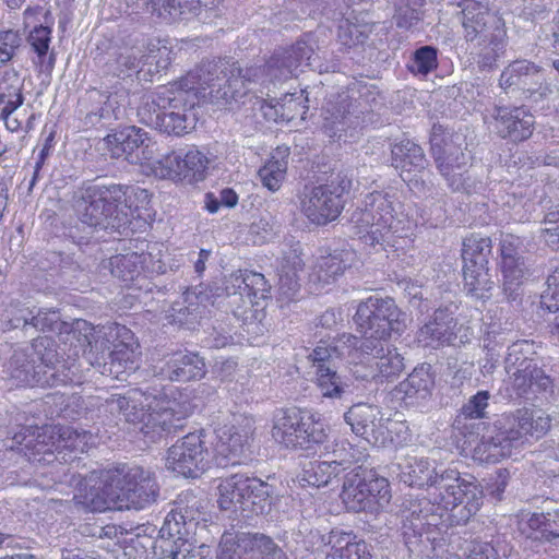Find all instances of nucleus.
I'll list each match as a JSON object with an SVG mask.
<instances>
[{
	"label": "nucleus",
	"mask_w": 559,
	"mask_h": 559,
	"mask_svg": "<svg viewBox=\"0 0 559 559\" xmlns=\"http://www.w3.org/2000/svg\"><path fill=\"white\" fill-rule=\"evenodd\" d=\"M528 527L536 533L535 538L554 542L559 538V508L533 513L527 520Z\"/></svg>",
	"instance_id": "54"
},
{
	"label": "nucleus",
	"mask_w": 559,
	"mask_h": 559,
	"mask_svg": "<svg viewBox=\"0 0 559 559\" xmlns=\"http://www.w3.org/2000/svg\"><path fill=\"white\" fill-rule=\"evenodd\" d=\"M538 360L533 348V343L522 340L508 347V354L504 359V369L509 380L521 371H525L533 362Z\"/></svg>",
	"instance_id": "50"
},
{
	"label": "nucleus",
	"mask_w": 559,
	"mask_h": 559,
	"mask_svg": "<svg viewBox=\"0 0 559 559\" xmlns=\"http://www.w3.org/2000/svg\"><path fill=\"white\" fill-rule=\"evenodd\" d=\"M111 157H124L130 164L143 165L155 158L156 142L135 126L116 130L104 139Z\"/></svg>",
	"instance_id": "15"
},
{
	"label": "nucleus",
	"mask_w": 559,
	"mask_h": 559,
	"mask_svg": "<svg viewBox=\"0 0 559 559\" xmlns=\"http://www.w3.org/2000/svg\"><path fill=\"white\" fill-rule=\"evenodd\" d=\"M211 439L204 430L186 435L168 449L167 468L186 478L201 476L215 460Z\"/></svg>",
	"instance_id": "11"
},
{
	"label": "nucleus",
	"mask_w": 559,
	"mask_h": 559,
	"mask_svg": "<svg viewBox=\"0 0 559 559\" xmlns=\"http://www.w3.org/2000/svg\"><path fill=\"white\" fill-rule=\"evenodd\" d=\"M23 100L17 72L14 70L5 71L0 81V104H3L0 118L11 116L23 104Z\"/></svg>",
	"instance_id": "51"
},
{
	"label": "nucleus",
	"mask_w": 559,
	"mask_h": 559,
	"mask_svg": "<svg viewBox=\"0 0 559 559\" xmlns=\"http://www.w3.org/2000/svg\"><path fill=\"white\" fill-rule=\"evenodd\" d=\"M425 0H396L393 20L397 28L415 31L424 20Z\"/></svg>",
	"instance_id": "52"
},
{
	"label": "nucleus",
	"mask_w": 559,
	"mask_h": 559,
	"mask_svg": "<svg viewBox=\"0 0 559 559\" xmlns=\"http://www.w3.org/2000/svg\"><path fill=\"white\" fill-rule=\"evenodd\" d=\"M492 242L487 236L472 234L464 238L462 248L463 266H488Z\"/></svg>",
	"instance_id": "48"
},
{
	"label": "nucleus",
	"mask_w": 559,
	"mask_h": 559,
	"mask_svg": "<svg viewBox=\"0 0 559 559\" xmlns=\"http://www.w3.org/2000/svg\"><path fill=\"white\" fill-rule=\"evenodd\" d=\"M358 459L354 460H334V461H309L302 465L299 474L300 483L322 487L329 485L333 478H336L342 472L349 469L353 463H358Z\"/></svg>",
	"instance_id": "32"
},
{
	"label": "nucleus",
	"mask_w": 559,
	"mask_h": 559,
	"mask_svg": "<svg viewBox=\"0 0 559 559\" xmlns=\"http://www.w3.org/2000/svg\"><path fill=\"white\" fill-rule=\"evenodd\" d=\"M365 483L366 478L361 477L358 465L350 467L344 476L341 499L348 511L376 514L367 498Z\"/></svg>",
	"instance_id": "35"
},
{
	"label": "nucleus",
	"mask_w": 559,
	"mask_h": 559,
	"mask_svg": "<svg viewBox=\"0 0 559 559\" xmlns=\"http://www.w3.org/2000/svg\"><path fill=\"white\" fill-rule=\"evenodd\" d=\"M509 385L516 397L531 399V394L549 392L552 379L539 367L538 360L509 380Z\"/></svg>",
	"instance_id": "34"
},
{
	"label": "nucleus",
	"mask_w": 559,
	"mask_h": 559,
	"mask_svg": "<svg viewBox=\"0 0 559 559\" xmlns=\"http://www.w3.org/2000/svg\"><path fill=\"white\" fill-rule=\"evenodd\" d=\"M111 414H118L152 442L175 435L186 425L187 412L176 409L178 404L173 401L160 402L156 395L139 389L129 390L124 394H111L105 401Z\"/></svg>",
	"instance_id": "2"
},
{
	"label": "nucleus",
	"mask_w": 559,
	"mask_h": 559,
	"mask_svg": "<svg viewBox=\"0 0 559 559\" xmlns=\"http://www.w3.org/2000/svg\"><path fill=\"white\" fill-rule=\"evenodd\" d=\"M150 58L148 55L140 56L135 50L126 48L114 52L105 67L107 73L117 78H127L132 73H139L142 70L141 64L147 62Z\"/></svg>",
	"instance_id": "47"
},
{
	"label": "nucleus",
	"mask_w": 559,
	"mask_h": 559,
	"mask_svg": "<svg viewBox=\"0 0 559 559\" xmlns=\"http://www.w3.org/2000/svg\"><path fill=\"white\" fill-rule=\"evenodd\" d=\"M407 316L391 297L370 296L360 301L353 317L359 336L348 337L349 346L381 350L380 342L401 336L406 330Z\"/></svg>",
	"instance_id": "8"
},
{
	"label": "nucleus",
	"mask_w": 559,
	"mask_h": 559,
	"mask_svg": "<svg viewBox=\"0 0 559 559\" xmlns=\"http://www.w3.org/2000/svg\"><path fill=\"white\" fill-rule=\"evenodd\" d=\"M551 419L544 413L530 408H518L496 419L473 450V457L484 463H497L511 455L512 449L519 448L530 438L540 439L550 429Z\"/></svg>",
	"instance_id": "5"
},
{
	"label": "nucleus",
	"mask_w": 559,
	"mask_h": 559,
	"mask_svg": "<svg viewBox=\"0 0 559 559\" xmlns=\"http://www.w3.org/2000/svg\"><path fill=\"white\" fill-rule=\"evenodd\" d=\"M391 165L401 173H421L429 160L420 145L405 139L392 145Z\"/></svg>",
	"instance_id": "37"
},
{
	"label": "nucleus",
	"mask_w": 559,
	"mask_h": 559,
	"mask_svg": "<svg viewBox=\"0 0 559 559\" xmlns=\"http://www.w3.org/2000/svg\"><path fill=\"white\" fill-rule=\"evenodd\" d=\"M459 7L467 43L476 45L507 38L504 21L488 9L486 0H462Z\"/></svg>",
	"instance_id": "14"
},
{
	"label": "nucleus",
	"mask_w": 559,
	"mask_h": 559,
	"mask_svg": "<svg viewBox=\"0 0 559 559\" xmlns=\"http://www.w3.org/2000/svg\"><path fill=\"white\" fill-rule=\"evenodd\" d=\"M304 261L296 250L290 249L282 259L278 271V295L284 301H294L300 293L298 273L304 270Z\"/></svg>",
	"instance_id": "36"
},
{
	"label": "nucleus",
	"mask_w": 559,
	"mask_h": 559,
	"mask_svg": "<svg viewBox=\"0 0 559 559\" xmlns=\"http://www.w3.org/2000/svg\"><path fill=\"white\" fill-rule=\"evenodd\" d=\"M399 477L409 487L433 489L431 499L436 507L450 511V519L466 524L483 504V489L472 474L456 468H438L435 461L408 456L399 464Z\"/></svg>",
	"instance_id": "1"
},
{
	"label": "nucleus",
	"mask_w": 559,
	"mask_h": 559,
	"mask_svg": "<svg viewBox=\"0 0 559 559\" xmlns=\"http://www.w3.org/2000/svg\"><path fill=\"white\" fill-rule=\"evenodd\" d=\"M464 138L461 134L451 132L441 124L435 123L430 133V153L436 167H442L444 157L463 151Z\"/></svg>",
	"instance_id": "43"
},
{
	"label": "nucleus",
	"mask_w": 559,
	"mask_h": 559,
	"mask_svg": "<svg viewBox=\"0 0 559 559\" xmlns=\"http://www.w3.org/2000/svg\"><path fill=\"white\" fill-rule=\"evenodd\" d=\"M247 477L248 476L246 474H234L221 479L217 486V503L221 510L237 511L239 509L242 511Z\"/></svg>",
	"instance_id": "44"
},
{
	"label": "nucleus",
	"mask_w": 559,
	"mask_h": 559,
	"mask_svg": "<svg viewBox=\"0 0 559 559\" xmlns=\"http://www.w3.org/2000/svg\"><path fill=\"white\" fill-rule=\"evenodd\" d=\"M469 159L471 156L465 148L449 157H444L443 166L436 167L452 191H471L473 185L471 182V176L467 170Z\"/></svg>",
	"instance_id": "39"
},
{
	"label": "nucleus",
	"mask_w": 559,
	"mask_h": 559,
	"mask_svg": "<svg viewBox=\"0 0 559 559\" xmlns=\"http://www.w3.org/2000/svg\"><path fill=\"white\" fill-rule=\"evenodd\" d=\"M147 191L124 185L94 183L78 197L74 210L79 219L94 228L123 233L131 225L138 205L132 198L147 199Z\"/></svg>",
	"instance_id": "3"
},
{
	"label": "nucleus",
	"mask_w": 559,
	"mask_h": 559,
	"mask_svg": "<svg viewBox=\"0 0 559 559\" xmlns=\"http://www.w3.org/2000/svg\"><path fill=\"white\" fill-rule=\"evenodd\" d=\"M61 456L62 454H59L58 450L49 442L48 430L44 429V431L36 437L28 459L39 465H50L58 462L61 468H64L66 462Z\"/></svg>",
	"instance_id": "61"
},
{
	"label": "nucleus",
	"mask_w": 559,
	"mask_h": 559,
	"mask_svg": "<svg viewBox=\"0 0 559 559\" xmlns=\"http://www.w3.org/2000/svg\"><path fill=\"white\" fill-rule=\"evenodd\" d=\"M200 297L194 293H187L182 302H175L173 305L174 320L180 324L191 325L202 318L205 306L199 301Z\"/></svg>",
	"instance_id": "59"
},
{
	"label": "nucleus",
	"mask_w": 559,
	"mask_h": 559,
	"mask_svg": "<svg viewBox=\"0 0 559 559\" xmlns=\"http://www.w3.org/2000/svg\"><path fill=\"white\" fill-rule=\"evenodd\" d=\"M216 559H288L275 540L263 533L225 531Z\"/></svg>",
	"instance_id": "12"
},
{
	"label": "nucleus",
	"mask_w": 559,
	"mask_h": 559,
	"mask_svg": "<svg viewBox=\"0 0 559 559\" xmlns=\"http://www.w3.org/2000/svg\"><path fill=\"white\" fill-rule=\"evenodd\" d=\"M38 266L43 271L50 272V275H66L81 270L80 262L73 254L58 251L46 252L39 260Z\"/></svg>",
	"instance_id": "57"
},
{
	"label": "nucleus",
	"mask_w": 559,
	"mask_h": 559,
	"mask_svg": "<svg viewBox=\"0 0 559 559\" xmlns=\"http://www.w3.org/2000/svg\"><path fill=\"white\" fill-rule=\"evenodd\" d=\"M126 8H131V13L141 14L142 22L146 16H151L164 23L189 20L203 12L206 20L214 10L207 8V4H203L201 0H129V5Z\"/></svg>",
	"instance_id": "18"
},
{
	"label": "nucleus",
	"mask_w": 559,
	"mask_h": 559,
	"mask_svg": "<svg viewBox=\"0 0 559 559\" xmlns=\"http://www.w3.org/2000/svg\"><path fill=\"white\" fill-rule=\"evenodd\" d=\"M272 436L286 448L313 450L326 442L324 424L313 415L297 407L281 409L275 417Z\"/></svg>",
	"instance_id": "10"
},
{
	"label": "nucleus",
	"mask_w": 559,
	"mask_h": 559,
	"mask_svg": "<svg viewBox=\"0 0 559 559\" xmlns=\"http://www.w3.org/2000/svg\"><path fill=\"white\" fill-rule=\"evenodd\" d=\"M114 488L119 496V509L136 510L155 503L159 497V485L155 474L142 466H130L114 474Z\"/></svg>",
	"instance_id": "13"
},
{
	"label": "nucleus",
	"mask_w": 559,
	"mask_h": 559,
	"mask_svg": "<svg viewBox=\"0 0 559 559\" xmlns=\"http://www.w3.org/2000/svg\"><path fill=\"white\" fill-rule=\"evenodd\" d=\"M310 35H305L288 48H281L274 51L266 63L261 68V75H266L270 81H283L295 75L296 70L302 66H311L313 47L309 43Z\"/></svg>",
	"instance_id": "21"
},
{
	"label": "nucleus",
	"mask_w": 559,
	"mask_h": 559,
	"mask_svg": "<svg viewBox=\"0 0 559 559\" xmlns=\"http://www.w3.org/2000/svg\"><path fill=\"white\" fill-rule=\"evenodd\" d=\"M260 67L241 68L238 62L229 64L225 60L203 61L185 78V85L217 106L245 104L250 99V85L260 80Z\"/></svg>",
	"instance_id": "4"
},
{
	"label": "nucleus",
	"mask_w": 559,
	"mask_h": 559,
	"mask_svg": "<svg viewBox=\"0 0 559 559\" xmlns=\"http://www.w3.org/2000/svg\"><path fill=\"white\" fill-rule=\"evenodd\" d=\"M539 67L528 60H515L506 67L499 79V85L506 93L521 92L523 95L533 80H537Z\"/></svg>",
	"instance_id": "38"
},
{
	"label": "nucleus",
	"mask_w": 559,
	"mask_h": 559,
	"mask_svg": "<svg viewBox=\"0 0 559 559\" xmlns=\"http://www.w3.org/2000/svg\"><path fill=\"white\" fill-rule=\"evenodd\" d=\"M490 399L491 394L486 390L478 391L476 394L471 396L461 407L460 413L454 420L455 427L464 435H466L465 431L469 429H477L475 435L480 437L481 433L479 430L485 432L488 428V425L483 420L477 423H467V420L487 418ZM468 433L471 437L474 436L473 431H468Z\"/></svg>",
	"instance_id": "30"
},
{
	"label": "nucleus",
	"mask_w": 559,
	"mask_h": 559,
	"mask_svg": "<svg viewBox=\"0 0 559 559\" xmlns=\"http://www.w3.org/2000/svg\"><path fill=\"white\" fill-rule=\"evenodd\" d=\"M354 252L349 250H335L328 255L317 259L310 274V280L321 286L335 282L352 265Z\"/></svg>",
	"instance_id": "33"
},
{
	"label": "nucleus",
	"mask_w": 559,
	"mask_h": 559,
	"mask_svg": "<svg viewBox=\"0 0 559 559\" xmlns=\"http://www.w3.org/2000/svg\"><path fill=\"white\" fill-rule=\"evenodd\" d=\"M203 509L204 501L193 491L180 493L165 518L162 532L177 540L189 542L195 535L200 521L204 520Z\"/></svg>",
	"instance_id": "17"
},
{
	"label": "nucleus",
	"mask_w": 559,
	"mask_h": 559,
	"mask_svg": "<svg viewBox=\"0 0 559 559\" xmlns=\"http://www.w3.org/2000/svg\"><path fill=\"white\" fill-rule=\"evenodd\" d=\"M304 93L305 91H300L299 95H297V93H286L281 98V102H277L275 105L267 104L264 99L257 96H252V98H255L254 105L260 106V110L266 119L274 121L277 119L289 121L294 118L293 111L300 105V98Z\"/></svg>",
	"instance_id": "53"
},
{
	"label": "nucleus",
	"mask_w": 559,
	"mask_h": 559,
	"mask_svg": "<svg viewBox=\"0 0 559 559\" xmlns=\"http://www.w3.org/2000/svg\"><path fill=\"white\" fill-rule=\"evenodd\" d=\"M352 176L347 170L333 171L325 183L305 187L299 195L301 213L318 226L335 221L345 206V195L352 188Z\"/></svg>",
	"instance_id": "9"
},
{
	"label": "nucleus",
	"mask_w": 559,
	"mask_h": 559,
	"mask_svg": "<svg viewBox=\"0 0 559 559\" xmlns=\"http://www.w3.org/2000/svg\"><path fill=\"white\" fill-rule=\"evenodd\" d=\"M336 354L335 347L321 343L307 356L313 368L316 383L324 397L343 399L352 394L350 385L335 370L333 359Z\"/></svg>",
	"instance_id": "20"
},
{
	"label": "nucleus",
	"mask_w": 559,
	"mask_h": 559,
	"mask_svg": "<svg viewBox=\"0 0 559 559\" xmlns=\"http://www.w3.org/2000/svg\"><path fill=\"white\" fill-rule=\"evenodd\" d=\"M277 497L275 487L257 477H247L246 496L242 501V512L264 514L271 511Z\"/></svg>",
	"instance_id": "41"
},
{
	"label": "nucleus",
	"mask_w": 559,
	"mask_h": 559,
	"mask_svg": "<svg viewBox=\"0 0 559 559\" xmlns=\"http://www.w3.org/2000/svg\"><path fill=\"white\" fill-rule=\"evenodd\" d=\"M354 539H356V536L352 532H345L338 527L321 535V543L326 548V559H342Z\"/></svg>",
	"instance_id": "63"
},
{
	"label": "nucleus",
	"mask_w": 559,
	"mask_h": 559,
	"mask_svg": "<svg viewBox=\"0 0 559 559\" xmlns=\"http://www.w3.org/2000/svg\"><path fill=\"white\" fill-rule=\"evenodd\" d=\"M438 68V48L425 45L417 48L407 63V69L415 75L426 76Z\"/></svg>",
	"instance_id": "62"
},
{
	"label": "nucleus",
	"mask_w": 559,
	"mask_h": 559,
	"mask_svg": "<svg viewBox=\"0 0 559 559\" xmlns=\"http://www.w3.org/2000/svg\"><path fill=\"white\" fill-rule=\"evenodd\" d=\"M361 477L366 478L367 498L370 499L376 514L383 511L390 503L392 495L386 478L379 477L371 468L358 465Z\"/></svg>",
	"instance_id": "46"
},
{
	"label": "nucleus",
	"mask_w": 559,
	"mask_h": 559,
	"mask_svg": "<svg viewBox=\"0 0 559 559\" xmlns=\"http://www.w3.org/2000/svg\"><path fill=\"white\" fill-rule=\"evenodd\" d=\"M50 34L51 29L48 26L39 25L34 27L27 37L28 44L37 53L39 66L47 71H51L55 64V55L52 52L47 58Z\"/></svg>",
	"instance_id": "58"
},
{
	"label": "nucleus",
	"mask_w": 559,
	"mask_h": 559,
	"mask_svg": "<svg viewBox=\"0 0 559 559\" xmlns=\"http://www.w3.org/2000/svg\"><path fill=\"white\" fill-rule=\"evenodd\" d=\"M344 420L356 436L369 443H384L386 427L378 406L368 403L354 404L344 413Z\"/></svg>",
	"instance_id": "23"
},
{
	"label": "nucleus",
	"mask_w": 559,
	"mask_h": 559,
	"mask_svg": "<svg viewBox=\"0 0 559 559\" xmlns=\"http://www.w3.org/2000/svg\"><path fill=\"white\" fill-rule=\"evenodd\" d=\"M403 538L411 559H435L444 550L442 533L453 522L450 511L436 507L423 499H409L404 502Z\"/></svg>",
	"instance_id": "7"
},
{
	"label": "nucleus",
	"mask_w": 559,
	"mask_h": 559,
	"mask_svg": "<svg viewBox=\"0 0 559 559\" xmlns=\"http://www.w3.org/2000/svg\"><path fill=\"white\" fill-rule=\"evenodd\" d=\"M57 414L64 419L76 420L86 414L87 405L85 400L79 394H59L52 395Z\"/></svg>",
	"instance_id": "64"
},
{
	"label": "nucleus",
	"mask_w": 559,
	"mask_h": 559,
	"mask_svg": "<svg viewBox=\"0 0 559 559\" xmlns=\"http://www.w3.org/2000/svg\"><path fill=\"white\" fill-rule=\"evenodd\" d=\"M362 204L373 214L378 227L361 238L367 245H381L384 240L381 233L382 229L390 228L393 222L394 207L392 195L388 191H372L365 195Z\"/></svg>",
	"instance_id": "29"
},
{
	"label": "nucleus",
	"mask_w": 559,
	"mask_h": 559,
	"mask_svg": "<svg viewBox=\"0 0 559 559\" xmlns=\"http://www.w3.org/2000/svg\"><path fill=\"white\" fill-rule=\"evenodd\" d=\"M464 289L476 299H488L491 296L493 281L488 266H463Z\"/></svg>",
	"instance_id": "49"
},
{
	"label": "nucleus",
	"mask_w": 559,
	"mask_h": 559,
	"mask_svg": "<svg viewBox=\"0 0 559 559\" xmlns=\"http://www.w3.org/2000/svg\"><path fill=\"white\" fill-rule=\"evenodd\" d=\"M169 91L158 92L156 94L146 95L138 108L139 120L150 127L157 129L162 115L169 102Z\"/></svg>",
	"instance_id": "55"
},
{
	"label": "nucleus",
	"mask_w": 559,
	"mask_h": 559,
	"mask_svg": "<svg viewBox=\"0 0 559 559\" xmlns=\"http://www.w3.org/2000/svg\"><path fill=\"white\" fill-rule=\"evenodd\" d=\"M152 370L153 374L162 380L183 383L201 380L206 373L204 359L199 354L188 350L166 355Z\"/></svg>",
	"instance_id": "22"
},
{
	"label": "nucleus",
	"mask_w": 559,
	"mask_h": 559,
	"mask_svg": "<svg viewBox=\"0 0 559 559\" xmlns=\"http://www.w3.org/2000/svg\"><path fill=\"white\" fill-rule=\"evenodd\" d=\"M5 374L16 385L57 386L72 381L74 372L61 360L57 342L37 337L28 346L16 348L4 365Z\"/></svg>",
	"instance_id": "6"
},
{
	"label": "nucleus",
	"mask_w": 559,
	"mask_h": 559,
	"mask_svg": "<svg viewBox=\"0 0 559 559\" xmlns=\"http://www.w3.org/2000/svg\"><path fill=\"white\" fill-rule=\"evenodd\" d=\"M133 358V350L120 343L108 354V359L103 364L102 373L119 378L122 373L133 371L136 369Z\"/></svg>",
	"instance_id": "56"
},
{
	"label": "nucleus",
	"mask_w": 559,
	"mask_h": 559,
	"mask_svg": "<svg viewBox=\"0 0 559 559\" xmlns=\"http://www.w3.org/2000/svg\"><path fill=\"white\" fill-rule=\"evenodd\" d=\"M476 51V64L480 72H490L498 67L499 58L504 53L506 39L473 45Z\"/></svg>",
	"instance_id": "60"
},
{
	"label": "nucleus",
	"mask_w": 559,
	"mask_h": 559,
	"mask_svg": "<svg viewBox=\"0 0 559 559\" xmlns=\"http://www.w3.org/2000/svg\"><path fill=\"white\" fill-rule=\"evenodd\" d=\"M502 292L508 302L520 305L524 294V282L530 275L526 261L500 262Z\"/></svg>",
	"instance_id": "42"
},
{
	"label": "nucleus",
	"mask_w": 559,
	"mask_h": 559,
	"mask_svg": "<svg viewBox=\"0 0 559 559\" xmlns=\"http://www.w3.org/2000/svg\"><path fill=\"white\" fill-rule=\"evenodd\" d=\"M254 430L252 417L235 415L229 425H224L213 433H207L213 441L212 450L216 464H237Z\"/></svg>",
	"instance_id": "16"
},
{
	"label": "nucleus",
	"mask_w": 559,
	"mask_h": 559,
	"mask_svg": "<svg viewBox=\"0 0 559 559\" xmlns=\"http://www.w3.org/2000/svg\"><path fill=\"white\" fill-rule=\"evenodd\" d=\"M148 259L150 255H145L144 252H128L111 257L103 263V267L109 270L114 277L129 285L139 280L145 271V264Z\"/></svg>",
	"instance_id": "40"
},
{
	"label": "nucleus",
	"mask_w": 559,
	"mask_h": 559,
	"mask_svg": "<svg viewBox=\"0 0 559 559\" xmlns=\"http://www.w3.org/2000/svg\"><path fill=\"white\" fill-rule=\"evenodd\" d=\"M456 324L452 312L447 308L437 309L432 319L419 329V342L432 348L454 345V341L456 340Z\"/></svg>",
	"instance_id": "28"
},
{
	"label": "nucleus",
	"mask_w": 559,
	"mask_h": 559,
	"mask_svg": "<svg viewBox=\"0 0 559 559\" xmlns=\"http://www.w3.org/2000/svg\"><path fill=\"white\" fill-rule=\"evenodd\" d=\"M114 475L105 483L95 481L91 484L85 480L80 483V487L74 495V500L88 511L103 512L112 508H119V496L114 488Z\"/></svg>",
	"instance_id": "27"
},
{
	"label": "nucleus",
	"mask_w": 559,
	"mask_h": 559,
	"mask_svg": "<svg viewBox=\"0 0 559 559\" xmlns=\"http://www.w3.org/2000/svg\"><path fill=\"white\" fill-rule=\"evenodd\" d=\"M181 91L170 96L169 102L158 122L157 130L168 135L180 136L195 128L197 114L194 112L195 98L193 91L180 82Z\"/></svg>",
	"instance_id": "19"
},
{
	"label": "nucleus",
	"mask_w": 559,
	"mask_h": 559,
	"mask_svg": "<svg viewBox=\"0 0 559 559\" xmlns=\"http://www.w3.org/2000/svg\"><path fill=\"white\" fill-rule=\"evenodd\" d=\"M493 131L502 139L522 142L532 136L534 116L525 107H496L492 112Z\"/></svg>",
	"instance_id": "24"
},
{
	"label": "nucleus",
	"mask_w": 559,
	"mask_h": 559,
	"mask_svg": "<svg viewBox=\"0 0 559 559\" xmlns=\"http://www.w3.org/2000/svg\"><path fill=\"white\" fill-rule=\"evenodd\" d=\"M360 114L353 99L349 96L341 97V99L328 109L324 117L323 130L332 139L341 140L342 136L354 138L357 128L360 126Z\"/></svg>",
	"instance_id": "25"
},
{
	"label": "nucleus",
	"mask_w": 559,
	"mask_h": 559,
	"mask_svg": "<svg viewBox=\"0 0 559 559\" xmlns=\"http://www.w3.org/2000/svg\"><path fill=\"white\" fill-rule=\"evenodd\" d=\"M49 435V442L62 454L61 459L67 462L74 460L76 455H71L76 451H83L86 442L85 433L81 435L71 427H50L46 428Z\"/></svg>",
	"instance_id": "45"
},
{
	"label": "nucleus",
	"mask_w": 559,
	"mask_h": 559,
	"mask_svg": "<svg viewBox=\"0 0 559 559\" xmlns=\"http://www.w3.org/2000/svg\"><path fill=\"white\" fill-rule=\"evenodd\" d=\"M380 347L381 350H377L378 353L362 348V346L353 347V350L377 364L380 383L393 381L405 370V358L396 347L389 345L388 342H380Z\"/></svg>",
	"instance_id": "31"
},
{
	"label": "nucleus",
	"mask_w": 559,
	"mask_h": 559,
	"mask_svg": "<svg viewBox=\"0 0 559 559\" xmlns=\"http://www.w3.org/2000/svg\"><path fill=\"white\" fill-rule=\"evenodd\" d=\"M435 388V377L429 364L413 369L408 377L395 386V395L408 406H418L427 402Z\"/></svg>",
	"instance_id": "26"
}]
</instances>
